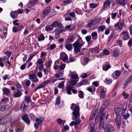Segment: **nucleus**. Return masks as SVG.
Masks as SVG:
<instances>
[{"label":"nucleus","mask_w":132,"mask_h":132,"mask_svg":"<svg viewBox=\"0 0 132 132\" xmlns=\"http://www.w3.org/2000/svg\"><path fill=\"white\" fill-rule=\"evenodd\" d=\"M11 119V116L9 115L5 116L0 119V125L6 123Z\"/></svg>","instance_id":"obj_1"},{"label":"nucleus","mask_w":132,"mask_h":132,"mask_svg":"<svg viewBox=\"0 0 132 132\" xmlns=\"http://www.w3.org/2000/svg\"><path fill=\"white\" fill-rule=\"evenodd\" d=\"M74 109L73 110L74 111L73 112V114L75 117L76 119L77 118H79L78 117L80 116L79 114V106H75Z\"/></svg>","instance_id":"obj_2"},{"label":"nucleus","mask_w":132,"mask_h":132,"mask_svg":"<svg viewBox=\"0 0 132 132\" xmlns=\"http://www.w3.org/2000/svg\"><path fill=\"white\" fill-rule=\"evenodd\" d=\"M113 0H107L103 3V9L104 10L109 9L110 6V4Z\"/></svg>","instance_id":"obj_3"},{"label":"nucleus","mask_w":132,"mask_h":132,"mask_svg":"<svg viewBox=\"0 0 132 132\" xmlns=\"http://www.w3.org/2000/svg\"><path fill=\"white\" fill-rule=\"evenodd\" d=\"M103 128L105 131L108 132H112L114 130V127L109 124L106 125L105 127H103Z\"/></svg>","instance_id":"obj_4"},{"label":"nucleus","mask_w":132,"mask_h":132,"mask_svg":"<svg viewBox=\"0 0 132 132\" xmlns=\"http://www.w3.org/2000/svg\"><path fill=\"white\" fill-rule=\"evenodd\" d=\"M51 81L50 80H47L44 81L43 82L40 84L38 87L36 88L35 90L36 91V90L39 89L41 88H44L46 85V84L49 83Z\"/></svg>","instance_id":"obj_5"},{"label":"nucleus","mask_w":132,"mask_h":132,"mask_svg":"<svg viewBox=\"0 0 132 132\" xmlns=\"http://www.w3.org/2000/svg\"><path fill=\"white\" fill-rule=\"evenodd\" d=\"M121 34L123 36L122 39L124 40H128L130 38L128 32L126 30H125L124 31H123L121 33Z\"/></svg>","instance_id":"obj_6"},{"label":"nucleus","mask_w":132,"mask_h":132,"mask_svg":"<svg viewBox=\"0 0 132 132\" xmlns=\"http://www.w3.org/2000/svg\"><path fill=\"white\" fill-rule=\"evenodd\" d=\"M115 122L117 126V128L119 129H120L121 126V117L120 115H117L115 119Z\"/></svg>","instance_id":"obj_7"},{"label":"nucleus","mask_w":132,"mask_h":132,"mask_svg":"<svg viewBox=\"0 0 132 132\" xmlns=\"http://www.w3.org/2000/svg\"><path fill=\"white\" fill-rule=\"evenodd\" d=\"M73 46L74 48V52L76 54L80 52V48L78 46V45L76 43H74L73 44Z\"/></svg>","instance_id":"obj_8"},{"label":"nucleus","mask_w":132,"mask_h":132,"mask_svg":"<svg viewBox=\"0 0 132 132\" xmlns=\"http://www.w3.org/2000/svg\"><path fill=\"white\" fill-rule=\"evenodd\" d=\"M22 92L21 91L18 90L15 92V91L14 93L12 94L13 97L14 98L20 97L22 95Z\"/></svg>","instance_id":"obj_9"},{"label":"nucleus","mask_w":132,"mask_h":132,"mask_svg":"<svg viewBox=\"0 0 132 132\" xmlns=\"http://www.w3.org/2000/svg\"><path fill=\"white\" fill-rule=\"evenodd\" d=\"M50 10V8L49 7H48L43 10L42 12L43 15L42 16V18L43 19L44 18H45V16L48 13H49Z\"/></svg>","instance_id":"obj_10"},{"label":"nucleus","mask_w":132,"mask_h":132,"mask_svg":"<svg viewBox=\"0 0 132 132\" xmlns=\"http://www.w3.org/2000/svg\"><path fill=\"white\" fill-rule=\"evenodd\" d=\"M22 120L25 122L28 125L30 123V120L29 119L27 114H25L22 117Z\"/></svg>","instance_id":"obj_11"},{"label":"nucleus","mask_w":132,"mask_h":132,"mask_svg":"<svg viewBox=\"0 0 132 132\" xmlns=\"http://www.w3.org/2000/svg\"><path fill=\"white\" fill-rule=\"evenodd\" d=\"M116 2L121 6H124L126 4L127 1L126 0H116Z\"/></svg>","instance_id":"obj_12"},{"label":"nucleus","mask_w":132,"mask_h":132,"mask_svg":"<svg viewBox=\"0 0 132 132\" xmlns=\"http://www.w3.org/2000/svg\"><path fill=\"white\" fill-rule=\"evenodd\" d=\"M87 82L88 80L87 79H84L77 84L76 87H79L81 85H86Z\"/></svg>","instance_id":"obj_13"},{"label":"nucleus","mask_w":132,"mask_h":132,"mask_svg":"<svg viewBox=\"0 0 132 132\" xmlns=\"http://www.w3.org/2000/svg\"><path fill=\"white\" fill-rule=\"evenodd\" d=\"M64 27L61 23H58V34L61 33L64 31Z\"/></svg>","instance_id":"obj_14"},{"label":"nucleus","mask_w":132,"mask_h":132,"mask_svg":"<svg viewBox=\"0 0 132 132\" xmlns=\"http://www.w3.org/2000/svg\"><path fill=\"white\" fill-rule=\"evenodd\" d=\"M10 15L13 19L16 18L18 16V14L16 11H12L10 13Z\"/></svg>","instance_id":"obj_15"},{"label":"nucleus","mask_w":132,"mask_h":132,"mask_svg":"<svg viewBox=\"0 0 132 132\" xmlns=\"http://www.w3.org/2000/svg\"><path fill=\"white\" fill-rule=\"evenodd\" d=\"M110 102V101L108 99L106 100L105 101H104L103 102L101 106L102 108L106 109L108 105Z\"/></svg>","instance_id":"obj_16"},{"label":"nucleus","mask_w":132,"mask_h":132,"mask_svg":"<svg viewBox=\"0 0 132 132\" xmlns=\"http://www.w3.org/2000/svg\"><path fill=\"white\" fill-rule=\"evenodd\" d=\"M75 38V36L74 35H72L69 37L67 39V42L69 43L73 42V40Z\"/></svg>","instance_id":"obj_17"},{"label":"nucleus","mask_w":132,"mask_h":132,"mask_svg":"<svg viewBox=\"0 0 132 132\" xmlns=\"http://www.w3.org/2000/svg\"><path fill=\"white\" fill-rule=\"evenodd\" d=\"M58 80V73H56L55 76L51 78L50 80H52V82L54 83Z\"/></svg>","instance_id":"obj_18"},{"label":"nucleus","mask_w":132,"mask_h":132,"mask_svg":"<svg viewBox=\"0 0 132 132\" xmlns=\"http://www.w3.org/2000/svg\"><path fill=\"white\" fill-rule=\"evenodd\" d=\"M44 119V117L43 116L40 117V118H37L36 120V122L38 124H40L41 123L42 121Z\"/></svg>","instance_id":"obj_19"},{"label":"nucleus","mask_w":132,"mask_h":132,"mask_svg":"<svg viewBox=\"0 0 132 132\" xmlns=\"http://www.w3.org/2000/svg\"><path fill=\"white\" fill-rule=\"evenodd\" d=\"M105 109L102 108V107L101 106L99 111V114L101 115L103 114H105L106 111Z\"/></svg>","instance_id":"obj_20"},{"label":"nucleus","mask_w":132,"mask_h":132,"mask_svg":"<svg viewBox=\"0 0 132 132\" xmlns=\"http://www.w3.org/2000/svg\"><path fill=\"white\" fill-rule=\"evenodd\" d=\"M119 50L118 49H115L114 50L113 53V57L116 58L119 56Z\"/></svg>","instance_id":"obj_21"},{"label":"nucleus","mask_w":132,"mask_h":132,"mask_svg":"<svg viewBox=\"0 0 132 132\" xmlns=\"http://www.w3.org/2000/svg\"><path fill=\"white\" fill-rule=\"evenodd\" d=\"M28 108L29 107L28 105H26L24 103H22L21 104L20 108L21 109L22 108H23V111H26L28 109Z\"/></svg>","instance_id":"obj_22"},{"label":"nucleus","mask_w":132,"mask_h":132,"mask_svg":"<svg viewBox=\"0 0 132 132\" xmlns=\"http://www.w3.org/2000/svg\"><path fill=\"white\" fill-rule=\"evenodd\" d=\"M91 36L92 37L93 39L95 40L97 38V33L96 31L93 32L91 34Z\"/></svg>","instance_id":"obj_23"},{"label":"nucleus","mask_w":132,"mask_h":132,"mask_svg":"<svg viewBox=\"0 0 132 132\" xmlns=\"http://www.w3.org/2000/svg\"><path fill=\"white\" fill-rule=\"evenodd\" d=\"M63 72V71H58V80H64V78H60V76L62 77V76Z\"/></svg>","instance_id":"obj_24"},{"label":"nucleus","mask_w":132,"mask_h":132,"mask_svg":"<svg viewBox=\"0 0 132 132\" xmlns=\"http://www.w3.org/2000/svg\"><path fill=\"white\" fill-rule=\"evenodd\" d=\"M63 72V71H58V80H64V78H60V76L62 77V76Z\"/></svg>","instance_id":"obj_25"},{"label":"nucleus","mask_w":132,"mask_h":132,"mask_svg":"<svg viewBox=\"0 0 132 132\" xmlns=\"http://www.w3.org/2000/svg\"><path fill=\"white\" fill-rule=\"evenodd\" d=\"M65 48L68 51H70V50L73 48L72 44H67L65 46Z\"/></svg>","instance_id":"obj_26"},{"label":"nucleus","mask_w":132,"mask_h":132,"mask_svg":"<svg viewBox=\"0 0 132 132\" xmlns=\"http://www.w3.org/2000/svg\"><path fill=\"white\" fill-rule=\"evenodd\" d=\"M104 82L106 84L109 85L112 83V81L111 79L110 78H106L105 79V80L104 81Z\"/></svg>","instance_id":"obj_27"},{"label":"nucleus","mask_w":132,"mask_h":132,"mask_svg":"<svg viewBox=\"0 0 132 132\" xmlns=\"http://www.w3.org/2000/svg\"><path fill=\"white\" fill-rule=\"evenodd\" d=\"M105 93L103 89H102L101 91L100 97L104 99L105 97Z\"/></svg>","instance_id":"obj_28"},{"label":"nucleus","mask_w":132,"mask_h":132,"mask_svg":"<svg viewBox=\"0 0 132 132\" xmlns=\"http://www.w3.org/2000/svg\"><path fill=\"white\" fill-rule=\"evenodd\" d=\"M94 21L93 20H91V22L90 23H88L85 26L86 28L90 27H91L93 25H94L95 24L93 23Z\"/></svg>","instance_id":"obj_29"},{"label":"nucleus","mask_w":132,"mask_h":132,"mask_svg":"<svg viewBox=\"0 0 132 132\" xmlns=\"http://www.w3.org/2000/svg\"><path fill=\"white\" fill-rule=\"evenodd\" d=\"M94 123L91 122L89 125L88 128H89V130H91V129L95 130L94 129Z\"/></svg>","instance_id":"obj_30"},{"label":"nucleus","mask_w":132,"mask_h":132,"mask_svg":"<svg viewBox=\"0 0 132 132\" xmlns=\"http://www.w3.org/2000/svg\"><path fill=\"white\" fill-rule=\"evenodd\" d=\"M111 67V65L109 64L106 65H104L103 66V70L105 71H107Z\"/></svg>","instance_id":"obj_31"},{"label":"nucleus","mask_w":132,"mask_h":132,"mask_svg":"<svg viewBox=\"0 0 132 132\" xmlns=\"http://www.w3.org/2000/svg\"><path fill=\"white\" fill-rule=\"evenodd\" d=\"M114 111L115 113L117 115H119V114L121 111V109L120 108H114Z\"/></svg>","instance_id":"obj_32"},{"label":"nucleus","mask_w":132,"mask_h":132,"mask_svg":"<svg viewBox=\"0 0 132 132\" xmlns=\"http://www.w3.org/2000/svg\"><path fill=\"white\" fill-rule=\"evenodd\" d=\"M53 28V26L51 24L46 26L45 28V30L46 31H51Z\"/></svg>","instance_id":"obj_33"},{"label":"nucleus","mask_w":132,"mask_h":132,"mask_svg":"<svg viewBox=\"0 0 132 132\" xmlns=\"http://www.w3.org/2000/svg\"><path fill=\"white\" fill-rule=\"evenodd\" d=\"M85 39L88 44H91L92 43V42L91 43L90 42L91 39V37L90 36H87L86 37Z\"/></svg>","instance_id":"obj_34"},{"label":"nucleus","mask_w":132,"mask_h":132,"mask_svg":"<svg viewBox=\"0 0 132 132\" xmlns=\"http://www.w3.org/2000/svg\"><path fill=\"white\" fill-rule=\"evenodd\" d=\"M45 39V37L44 35L42 34H41L39 36L38 38V41L44 40Z\"/></svg>","instance_id":"obj_35"},{"label":"nucleus","mask_w":132,"mask_h":132,"mask_svg":"<svg viewBox=\"0 0 132 132\" xmlns=\"http://www.w3.org/2000/svg\"><path fill=\"white\" fill-rule=\"evenodd\" d=\"M69 127L68 125H65L64 126L63 128L61 130L62 132H65V131L69 130Z\"/></svg>","instance_id":"obj_36"},{"label":"nucleus","mask_w":132,"mask_h":132,"mask_svg":"<svg viewBox=\"0 0 132 132\" xmlns=\"http://www.w3.org/2000/svg\"><path fill=\"white\" fill-rule=\"evenodd\" d=\"M66 16L69 15L72 17H74L75 16V14L74 12H72L70 13H67L65 14Z\"/></svg>","instance_id":"obj_37"},{"label":"nucleus","mask_w":132,"mask_h":132,"mask_svg":"<svg viewBox=\"0 0 132 132\" xmlns=\"http://www.w3.org/2000/svg\"><path fill=\"white\" fill-rule=\"evenodd\" d=\"M79 94L78 96L79 97L81 98H84V94L83 92L81 90H79L78 92Z\"/></svg>","instance_id":"obj_38"},{"label":"nucleus","mask_w":132,"mask_h":132,"mask_svg":"<svg viewBox=\"0 0 132 132\" xmlns=\"http://www.w3.org/2000/svg\"><path fill=\"white\" fill-rule=\"evenodd\" d=\"M89 5L90 7L91 8H95L98 6V4H95L94 3H90L89 4Z\"/></svg>","instance_id":"obj_39"},{"label":"nucleus","mask_w":132,"mask_h":132,"mask_svg":"<svg viewBox=\"0 0 132 132\" xmlns=\"http://www.w3.org/2000/svg\"><path fill=\"white\" fill-rule=\"evenodd\" d=\"M99 46H98L95 48H89V50L92 52H95L96 51L99 50Z\"/></svg>","instance_id":"obj_40"},{"label":"nucleus","mask_w":132,"mask_h":132,"mask_svg":"<svg viewBox=\"0 0 132 132\" xmlns=\"http://www.w3.org/2000/svg\"><path fill=\"white\" fill-rule=\"evenodd\" d=\"M127 109V107L126 106H123V109H122V112L121 113V116H123L125 115V113L126 112V111Z\"/></svg>","instance_id":"obj_41"},{"label":"nucleus","mask_w":132,"mask_h":132,"mask_svg":"<svg viewBox=\"0 0 132 132\" xmlns=\"http://www.w3.org/2000/svg\"><path fill=\"white\" fill-rule=\"evenodd\" d=\"M35 4L34 3L29 1L28 4V5L27 7L29 8H31V7H33Z\"/></svg>","instance_id":"obj_42"},{"label":"nucleus","mask_w":132,"mask_h":132,"mask_svg":"<svg viewBox=\"0 0 132 132\" xmlns=\"http://www.w3.org/2000/svg\"><path fill=\"white\" fill-rule=\"evenodd\" d=\"M65 81H62L61 83L58 84V87L60 88H62L64 87V83Z\"/></svg>","instance_id":"obj_43"},{"label":"nucleus","mask_w":132,"mask_h":132,"mask_svg":"<svg viewBox=\"0 0 132 132\" xmlns=\"http://www.w3.org/2000/svg\"><path fill=\"white\" fill-rule=\"evenodd\" d=\"M36 75H35L34 74H31L29 75V79L30 80H31V81L35 77Z\"/></svg>","instance_id":"obj_44"},{"label":"nucleus","mask_w":132,"mask_h":132,"mask_svg":"<svg viewBox=\"0 0 132 132\" xmlns=\"http://www.w3.org/2000/svg\"><path fill=\"white\" fill-rule=\"evenodd\" d=\"M52 63L51 61H49L48 62H46L45 63V65L46 68L49 67L51 66V64Z\"/></svg>","instance_id":"obj_45"},{"label":"nucleus","mask_w":132,"mask_h":132,"mask_svg":"<svg viewBox=\"0 0 132 132\" xmlns=\"http://www.w3.org/2000/svg\"><path fill=\"white\" fill-rule=\"evenodd\" d=\"M78 42H79V43H84L82 41V38L81 37H79L78 38L77 40L75 43H78Z\"/></svg>","instance_id":"obj_46"},{"label":"nucleus","mask_w":132,"mask_h":132,"mask_svg":"<svg viewBox=\"0 0 132 132\" xmlns=\"http://www.w3.org/2000/svg\"><path fill=\"white\" fill-rule=\"evenodd\" d=\"M120 25H119L118 28L120 30H121L123 27V21L122 22H121L119 23Z\"/></svg>","instance_id":"obj_47"},{"label":"nucleus","mask_w":132,"mask_h":132,"mask_svg":"<svg viewBox=\"0 0 132 132\" xmlns=\"http://www.w3.org/2000/svg\"><path fill=\"white\" fill-rule=\"evenodd\" d=\"M84 61L85 63L84 65H86L87 64L88 62L89 61V59L88 57H86L84 59Z\"/></svg>","instance_id":"obj_48"},{"label":"nucleus","mask_w":132,"mask_h":132,"mask_svg":"<svg viewBox=\"0 0 132 132\" xmlns=\"http://www.w3.org/2000/svg\"><path fill=\"white\" fill-rule=\"evenodd\" d=\"M45 61V60L43 61L41 59H39L37 61V63H38L39 65L43 64V63Z\"/></svg>","instance_id":"obj_49"},{"label":"nucleus","mask_w":132,"mask_h":132,"mask_svg":"<svg viewBox=\"0 0 132 132\" xmlns=\"http://www.w3.org/2000/svg\"><path fill=\"white\" fill-rule=\"evenodd\" d=\"M130 82L129 80H128L127 79H126L125 82L123 84V86H124V87L123 88L124 89L125 87L128 85V84Z\"/></svg>","instance_id":"obj_50"},{"label":"nucleus","mask_w":132,"mask_h":132,"mask_svg":"<svg viewBox=\"0 0 132 132\" xmlns=\"http://www.w3.org/2000/svg\"><path fill=\"white\" fill-rule=\"evenodd\" d=\"M99 28L101 31H103L105 29L106 27L105 26H101L99 27Z\"/></svg>","instance_id":"obj_51"},{"label":"nucleus","mask_w":132,"mask_h":132,"mask_svg":"<svg viewBox=\"0 0 132 132\" xmlns=\"http://www.w3.org/2000/svg\"><path fill=\"white\" fill-rule=\"evenodd\" d=\"M114 35V34L113 33L110 34V35L108 37V43L110 42L111 40V39L113 38Z\"/></svg>","instance_id":"obj_52"},{"label":"nucleus","mask_w":132,"mask_h":132,"mask_svg":"<svg viewBox=\"0 0 132 132\" xmlns=\"http://www.w3.org/2000/svg\"><path fill=\"white\" fill-rule=\"evenodd\" d=\"M3 90L4 93L6 94H9L10 92L9 89L6 88H5Z\"/></svg>","instance_id":"obj_53"},{"label":"nucleus","mask_w":132,"mask_h":132,"mask_svg":"<svg viewBox=\"0 0 132 132\" xmlns=\"http://www.w3.org/2000/svg\"><path fill=\"white\" fill-rule=\"evenodd\" d=\"M106 117V115L104 114L101 115V116L100 117V120L101 121H104V119Z\"/></svg>","instance_id":"obj_54"},{"label":"nucleus","mask_w":132,"mask_h":132,"mask_svg":"<svg viewBox=\"0 0 132 132\" xmlns=\"http://www.w3.org/2000/svg\"><path fill=\"white\" fill-rule=\"evenodd\" d=\"M4 54L6 55L7 56V57L6 58H4V59H9L10 56L11 55V53L10 52L6 51L5 53Z\"/></svg>","instance_id":"obj_55"},{"label":"nucleus","mask_w":132,"mask_h":132,"mask_svg":"<svg viewBox=\"0 0 132 132\" xmlns=\"http://www.w3.org/2000/svg\"><path fill=\"white\" fill-rule=\"evenodd\" d=\"M25 100L27 103H29L30 102L29 96H26L25 97Z\"/></svg>","instance_id":"obj_56"},{"label":"nucleus","mask_w":132,"mask_h":132,"mask_svg":"<svg viewBox=\"0 0 132 132\" xmlns=\"http://www.w3.org/2000/svg\"><path fill=\"white\" fill-rule=\"evenodd\" d=\"M124 97V98L125 99L127 98L129 96V95L128 93L126 94L125 92H123V94L122 95Z\"/></svg>","instance_id":"obj_57"},{"label":"nucleus","mask_w":132,"mask_h":132,"mask_svg":"<svg viewBox=\"0 0 132 132\" xmlns=\"http://www.w3.org/2000/svg\"><path fill=\"white\" fill-rule=\"evenodd\" d=\"M39 81V80L38 79L37 76H36L33 80H32V81L35 83H37Z\"/></svg>","instance_id":"obj_58"},{"label":"nucleus","mask_w":132,"mask_h":132,"mask_svg":"<svg viewBox=\"0 0 132 132\" xmlns=\"http://www.w3.org/2000/svg\"><path fill=\"white\" fill-rule=\"evenodd\" d=\"M77 81L75 80H72L70 82V84L72 85V86H73L76 85Z\"/></svg>","instance_id":"obj_59"},{"label":"nucleus","mask_w":132,"mask_h":132,"mask_svg":"<svg viewBox=\"0 0 132 132\" xmlns=\"http://www.w3.org/2000/svg\"><path fill=\"white\" fill-rule=\"evenodd\" d=\"M66 55H67L64 52H62L60 54V59H62Z\"/></svg>","instance_id":"obj_60"},{"label":"nucleus","mask_w":132,"mask_h":132,"mask_svg":"<svg viewBox=\"0 0 132 132\" xmlns=\"http://www.w3.org/2000/svg\"><path fill=\"white\" fill-rule=\"evenodd\" d=\"M67 90H72V89L73 88V86H72L70 85H69L66 86Z\"/></svg>","instance_id":"obj_61"},{"label":"nucleus","mask_w":132,"mask_h":132,"mask_svg":"<svg viewBox=\"0 0 132 132\" xmlns=\"http://www.w3.org/2000/svg\"><path fill=\"white\" fill-rule=\"evenodd\" d=\"M128 44L130 47L132 46V38L130 39L128 43Z\"/></svg>","instance_id":"obj_62"},{"label":"nucleus","mask_w":132,"mask_h":132,"mask_svg":"<svg viewBox=\"0 0 132 132\" xmlns=\"http://www.w3.org/2000/svg\"><path fill=\"white\" fill-rule=\"evenodd\" d=\"M18 31H19L21 29H23L24 27L22 25H20L19 26L16 27Z\"/></svg>","instance_id":"obj_63"},{"label":"nucleus","mask_w":132,"mask_h":132,"mask_svg":"<svg viewBox=\"0 0 132 132\" xmlns=\"http://www.w3.org/2000/svg\"><path fill=\"white\" fill-rule=\"evenodd\" d=\"M115 74L116 76L119 77L121 74V72L119 70H117L115 72Z\"/></svg>","instance_id":"obj_64"}]
</instances>
